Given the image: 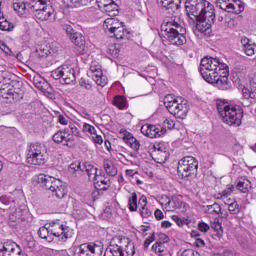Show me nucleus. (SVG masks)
<instances>
[{"instance_id":"13d9d810","label":"nucleus","mask_w":256,"mask_h":256,"mask_svg":"<svg viewBox=\"0 0 256 256\" xmlns=\"http://www.w3.org/2000/svg\"><path fill=\"white\" fill-rule=\"evenodd\" d=\"M212 229L218 233V235H221L223 233V226L219 222H214L212 224Z\"/></svg>"},{"instance_id":"ddd939ff","label":"nucleus","mask_w":256,"mask_h":256,"mask_svg":"<svg viewBox=\"0 0 256 256\" xmlns=\"http://www.w3.org/2000/svg\"><path fill=\"white\" fill-rule=\"evenodd\" d=\"M52 237H61V241H67L73 237V230L61 223L60 220H53L48 224Z\"/></svg>"},{"instance_id":"6e6d98bb","label":"nucleus","mask_w":256,"mask_h":256,"mask_svg":"<svg viewBox=\"0 0 256 256\" xmlns=\"http://www.w3.org/2000/svg\"><path fill=\"white\" fill-rule=\"evenodd\" d=\"M114 0H96L99 9H104L106 6L110 5Z\"/></svg>"},{"instance_id":"79ce46f5","label":"nucleus","mask_w":256,"mask_h":256,"mask_svg":"<svg viewBox=\"0 0 256 256\" xmlns=\"http://www.w3.org/2000/svg\"><path fill=\"white\" fill-rule=\"evenodd\" d=\"M0 201L3 203V205H10V209H13V207H17V205H19V200H15L13 196H1Z\"/></svg>"},{"instance_id":"c03bdc74","label":"nucleus","mask_w":256,"mask_h":256,"mask_svg":"<svg viewBox=\"0 0 256 256\" xmlns=\"http://www.w3.org/2000/svg\"><path fill=\"white\" fill-rule=\"evenodd\" d=\"M128 207L130 211H137V207H139V203H137V193L133 192L130 194L128 198Z\"/></svg>"},{"instance_id":"a211bd4d","label":"nucleus","mask_w":256,"mask_h":256,"mask_svg":"<svg viewBox=\"0 0 256 256\" xmlns=\"http://www.w3.org/2000/svg\"><path fill=\"white\" fill-rule=\"evenodd\" d=\"M140 131L142 135L150 139H157V137L165 135V128H161V125L144 124Z\"/></svg>"},{"instance_id":"69168bd1","label":"nucleus","mask_w":256,"mask_h":256,"mask_svg":"<svg viewBox=\"0 0 256 256\" xmlns=\"http://www.w3.org/2000/svg\"><path fill=\"white\" fill-rule=\"evenodd\" d=\"M129 156L132 159H141V153L139 152V150H134L133 152H130Z\"/></svg>"},{"instance_id":"72a5a7b5","label":"nucleus","mask_w":256,"mask_h":256,"mask_svg":"<svg viewBox=\"0 0 256 256\" xmlns=\"http://www.w3.org/2000/svg\"><path fill=\"white\" fill-rule=\"evenodd\" d=\"M154 153L155 155H158V157H161L164 161L169 159V150L164 143L154 145Z\"/></svg>"},{"instance_id":"bb28decb","label":"nucleus","mask_w":256,"mask_h":256,"mask_svg":"<svg viewBox=\"0 0 256 256\" xmlns=\"http://www.w3.org/2000/svg\"><path fill=\"white\" fill-rule=\"evenodd\" d=\"M242 95L244 99H256V77L250 78V87L242 88Z\"/></svg>"},{"instance_id":"f704fd0d","label":"nucleus","mask_w":256,"mask_h":256,"mask_svg":"<svg viewBox=\"0 0 256 256\" xmlns=\"http://www.w3.org/2000/svg\"><path fill=\"white\" fill-rule=\"evenodd\" d=\"M38 235L40 239H45V241H48V243L53 241V234H51L49 224H45L44 226L40 227L38 230Z\"/></svg>"},{"instance_id":"a878e982","label":"nucleus","mask_w":256,"mask_h":256,"mask_svg":"<svg viewBox=\"0 0 256 256\" xmlns=\"http://www.w3.org/2000/svg\"><path fill=\"white\" fill-rule=\"evenodd\" d=\"M240 43L245 55L248 57H253V54L256 51V44L247 37H242Z\"/></svg>"},{"instance_id":"052dcab7","label":"nucleus","mask_w":256,"mask_h":256,"mask_svg":"<svg viewBox=\"0 0 256 256\" xmlns=\"http://www.w3.org/2000/svg\"><path fill=\"white\" fill-rule=\"evenodd\" d=\"M58 122L60 123V125H69V123H71L69 122V118L63 115L58 116Z\"/></svg>"},{"instance_id":"7c9ffc66","label":"nucleus","mask_w":256,"mask_h":256,"mask_svg":"<svg viewBox=\"0 0 256 256\" xmlns=\"http://www.w3.org/2000/svg\"><path fill=\"white\" fill-rule=\"evenodd\" d=\"M123 141L124 143L129 145V147H131V149H133L134 151H139L141 147V144H139V141L137 140V138H135L133 134L129 132H125Z\"/></svg>"},{"instance_id":"338daca9","label":"nucleus","mask_w":256,"mask_h":256,"mask_svg":"<svg viewBox=\"0 0 256 256\" xmlns=\"http://www.w3.org/2000/svg\"><path fill=\"white\" fill-rule=\"evenodd\" d=\"M112 57H119V49L115 48V46H112L110 49H109Z\"/></svg>"},{"instance_id":"aec40b11","label":"nucleus","mask_w":256,"mask_h":256,"mask_svg":"<svg viewBox=\"0 0 256 256\" xmlns=\"http://www.w3.org/2000/svg\"><path fill=\"white\" fill-rule=\"evenodd\" d=\"M37 181L40 187H43V189H47L48 191H54L55 186L57 185V181L61 180L49 175L40 174L38 175Z\"/></svg>"},{"instance_id":"6e6552de","label":"nucleus","mask_w":256,"mask_h":256,"mask_svg":"<svg viewBox=\"0 0 256 256\" xmlns=\"http://www.w3.org/2000/svg\"><path fill=\"white\" fill-rule=\"evenodd\" d=\"M48 159L45 145L35 142L27 147L26 160L29 165H45Z\"/></svg>"},{"instance_id":"6ab92c4d","label":"nucleus","mask_w":256,"mask_h":256,"mask_svg":"<svg viewBox=\"0 0 256 256\" xmlns=\"http://www.w3.org/2000/svg\"><path fill=\"white\" fill-rule=\"evenodd\" d=\"M93 81L99 87H105L108 83L107 76L103 75V70L97 66H91L89 71Z\"/></svg>"},{"instance_id":"2f4dec72","label":"nucleus","mask_w":256,"mask_h":256,"mask_svg":"<svg viewBox=\"0 0 256 256\" xmlns=\"http://www.w3.org/2000/svg\"><path fill=\"white\" fill-rule=\"evenodd\" d=\"M251 181L247 178H241L238 180L236 189L240 191V193H243L244 195L249 194V192L252 189Z\"/></svg>"},{"instance_id":"9d476101","label":"nucleus","mask_w":256,"mask_h":256,"mask_svg":"<svg viewBox=\"0 0 256 256\" xmlns=\"http://www.w3.org/2000/svg\"><path fill=\"white\" fill-rule=\"evenodd\" d=\"M51 77L56 81L60 80L62 85H75L77 83V75L75 73V68L62 65L51 72Z\"/></svg>"},{"instance_id":"5fc2aeb1","label":"nucleus","mask_w":256,"mask_h":256,"mask_svg":"<svg viewBox=\"0 0 256 256\" xmlns=\"http://www.w3.org/2000/svg\"><path fill=\"white\" fill-rule=\"evenodd\" d=\"M91 141H93V143H95V145H103V136L97 134V132H95V134H93L91 136Z\"/></svg>"},{"instance_id":"f257e3e1","label":"nucleus","mask_w":256,"mask_h":256,"mask_svg":"<svg viewBox=\"0 0 256 256\" xmlns=\"http://www.w3.org/2000/svg\"><path fill=\"white\" fill-rule=\"evenodd\" d=\"M199 71L207 83L217 87L221 91H229V66L221 63L218 58L206 56L201 59Z\"/></svg>"},{"instance_id":"774afa93","label":"nucleus","mask_w":256,"mask_h":256,"mask_svg":"<svg viewBox=\"0 0 256 256\" xmlns=\"http://www.w3.org/2000/svg\"><path fill=\"white\" fill-rule=\"evenodd\" d=\"M194 245L197 247H205V241L201 238H196Z\"/></svg>"},{"instance_id":"39448f33","label":"nucleus","mask_w":256,"mask_h":256,"mask_svg":"<svg viewBox=\"0 0 256 256\" xmlns=\"http://www.w3.org/2000/svg\"><path fill=\"white\" fill-rule=\"evenodd\" d=\"M135 255V244L125 236H114L104 256H133Z\"/></svg>"},{"instance_id":"4be33fe9","label":"nucleus","mask_w":256,"mask_h":256,"mask_svg":"<svg viewBox=\"0 0 256 256\" xmlns=\"http://www.w3.org/2000/svg\"><path fill=\"white\" fill-rule=\"evenodd\" d=\"M70 169L73 171H82V173H86L88 176L95 175V166L89 162H84L81 164V162L78 163H72L70 165Z\"/></svg>"},{"instance_id":"a18cd8bd","label":"nucleus","mask_w":256,"mask_h":256,"mask_svg":"<svg viewBox=\"0 0 256 256\" xmlns=\"http://www.w3.org/2000/svg\"><path fill=\"white\" fill-rule=\"evenodd\" d=\"M92 0H67V7L79 8L85 7L87 3H91Z\"/></svg>"},{"instance_id":"37998d69","label":"nucleus","mask_w":256,"mask_h":256,"mask_svg":"<svg viewBox=\"0 0 256 256\" xmlns=\"http://www.w3.org/2000/svg\"><path fill=\"white\" fill-rule=\"evenodd\" d=\"M36 53L40 57H49L53 53V49L49 45H42L36 49Z\"/></svg>"},{"instance_id":"cd10ccee","label":"nucleus","mask_w":256,"mask_h":256,"mask_svg":"<svg viewBox=\"0 0 256 256\" xmlns=\"http://www.w3.org/2000/svg\"><path fill=\"white\" fill-rule=\"evenodd\" d=\"M138 207H140V215L144 219H149V217H152L153 211H151L147 206V197L145 195H142L139 198Z\"/></svg>"},{"instance_id":"2eb2a0df","label":"nucleus","mask_w":256,"mask_h":256,"mask_svg":"<svg viewBox=\"0 0 256 256\" xmlns=\"http://www.w3.org/2000/svg\"><path fill=\"white\" fill-rule=\"evenodd\" d=\"M159 204L165 211H177V209H183L185 207V202L182 201L178 196H167L163 195L159 199Z\"/></svg>"},{"instance_id":"c9c22d12","label":"nucleus","mask_w":256,"mask_h":256,"mask_svg":"<svg viewBox=\"0 0 256 256\" xmlns=\"http://www.w3.org/2000/svg\"><path fill=\"white\" fill-rule=\"evenodd\" d=\"M245 11V3L241 0H232L230 1V10L229 13H235L239 15V13H243Z\"/></svg>"},{"instance_id":"680f3d73","label":"nucleus","mask_w":256,"mask_h":256,"mask_svg":"<svg viewBox=\"0 0 256 256\" xmlns=\"http://www.w3.org/2000/svg\"><path fill=\"white\" fill-rule=\"evenodd\" d=\"M154 216H155V219H157V221H161V219H164L165 217V215L163 214V211H161L160 209L155 210Z\"/></svg>"},{"instance_id":"ea45409f","label":"nucleus","mask_w":256,"mask_h":256,"mask_svg":"<svg viewBox=\"0 0 256 256\" xmlns=\"http://www.w3.org/2000/svg\"><path fill=\"white\" fill-rule=\"evenodd\" d=\"M205 213H207L208 215H212V217H217V215H221V205H219L218 203L208 205L205 208Z\"/></svg>"},{"instance_id":"b1692460","label":"nucleus","mask_w":256,"mask_h":256,"mask_svg":"<svg viewBox=\"0 0 256 256\" xmlns=\"http://www.w3.org/2000/svg\"><path fill=\"white\" fill-rule=\"evenodd\" d=\"M19 204H16V206ZM10 211H12L9 214V221L11 223H17V221H25V215H27V209L21 208V207H13L10 208Z\"/></svg>"},{"instance_id":"20e7f679","label":"nucleus","mask_w":256,"mask_h":256,"mask_svg":"<svg viewBox=\"0 0 256 256\" xmlns=\"http://www.w3.org/2000/svg\"><path fill=\"white\" fill-rule=\"evenodd\" d=\"M217 111L226 125L239 127L243 119V109L239 105L229 104L224 99L216 100Z\"/></svg>"},{"instance_id":"7ed1b4c3","label":"nucleus","mask_w":256,"mask_h":256,"mask_svg":"<svg viewBox=\"0 0 256 256\" xmlns=\"http://www.w3.org/2000/svg\"><path fill=\"white\" fill-rule=\"evenodd\" d=\"M161 32L170 45L181 47V45L187 43V37L185 36L187 30L181 25L177 17L166 18L161 25Z\"/></svg>"},{"instance_id":"a19ab883","label":"nucleus","mask_w":256,"mask_h":256,"mask_svg":"<svg viewBox=\"0 0 256 256\" xmlns=\"http://www.w3.org/2000/svg\"><path fill=\"white\" fill-rule=\"evenodd\" d=\"M113 106L120 110L127 109V98L125 96H115Z\"/></svg>"},{"instance_id":"603ef678","label":"nucleus","mask_w":256,"mask_h":256,"mask_svg":"<svg viewBox=\"0 0 256 256\" xmlns=\"http://www.w3.org/2000/svg\"><path fill=\"white\" fill-rule=\"evenodd\" d=\"M0 50L3 51V53L5 55H13V51L11 50V48H9V46H7V44H5V42L0 40Z\"/></svg>"},{"instance_id":"f03ea898","label":"nucleus","mask_w":256,"mask_h":256,"mask_svg":"<svg viewBox=\"0 0 256 256\" xmlns=\"http://www.w3.org/2000/svg\"><path fill=\"white\" fill-rule=\"evenodd\" d=\"M185 9L200 33H207L215 23V6L207 0H186Z\"/></svg>"},{"instance_id":"5701e85b","label":"nucleus","mask_w":256,"mask_h":256,"mask_svg":"<svg viewBox=\"0 0 256 256\" xmlns=\"http://www.w3.org/2000/svg\"><path fill=\"white\" fill-rule=\"evenodd\" d=\"M34 3L30 0V2H15L13 4V9L19 17H26L28 13H31V7H33Z\"/></svg>"},{"instance_id":"dca6fc26","label":"nucleus","mask_w":256,"mask_h":256,"mask_svg":"<svg viewBox=\"0 0 256 256\" xmlns=\"http://www.w3.org/2000/svg\"><path fill=\"white\" fill-rule=\"evenodd\" d=\"M52 141H54V143L62 144L65 147H73L75 137H73L69 128H64L52 136Z\"/></svg>"},{"instance_id":"423d86ee","label":"nucleus","mask_w":256,"mask_h":256,"mask_svg":"<svg viewBox=\"0 0 256 256\" xmlns=\"http://www.w3.org/2000/svg\"><path fill=\"white\" fill-rule=\"evenodd\" d=\"M164 106L177 119H185L187 113H189L187 100L182 97H176L173 94H168L164 97Z\"/></svg>"},{"instance_id":"8fccbe9b","label":"nucleus","mask_w":256,"mask_h":256,"mask_svg":"<svg viewBox=\"0 0 256 256\" xmlns=\"http://www.w3.org/2000/svg\"><path fill=\"white\" fill-rule=\"evenodd\" d=\"M97 132V129H95V126L89 124V123H84L82 126V133H88L89 135L93 136Z\"/></svg>"},{"instance_id":"0e129e2a","label":"nucleus","mask_w":256,"mask_h":256,"mask_svg":"<svg viewBox=\"0 0 256 256\" xmlns=\"http://www.w3.org/2000/svg\"><path fill=\"white\" fill-rule=\"evenodd\" d=\"M199 255V252H194L192 249H186L182 252V256H195Z\"/></svg>"},{"instance_id":"3c124183","label":"nucleus","mask_w":256,"mask_h":256,"mask_svg":"<svg viewBox=\"0 0 256 256\" xmlns=\"http://www.w3.org/2000/svg\"><path fill=\"white\" fill-rule=\"evenodd\" d=\"M175 121H173L172 119L166 118L163 122V125L161 126V129H165V133H167V129L171 130V129H175Z\"/></svg>"},{"instance_id":"c756f323","label":"nucleus","mask_w":256,"mask_h":256,"mask_svg":"<svg viewBox=\"0 0 256 256\" xmlns=\"http://www.w3.org/2000/svg\"><path fill=\"white\" fill-rule=\"evenodd\" d=\"M164 241H157L155 244L152 245V251L155 252V255L158 256H163V255H167V247L165 246V243H167V241H169V238L164 235Z\"/></svg>"},{"instance_id":"de8ad7c7","label":"nucleus","mask_w":256,"mask_h":256,"mask_svg":"<svg viewBox=\"0 0 256 256\" xmlns=\"http://www.w3.org/2000/svg\"><path fill=\"white\" fill-rule=\"evenodd\" d=\"M0 29L1 31H11L13 29V24L5 19V16H0Z\"/></svg>"},{"instance_id":"c85d7f7f","label":"nucleus","mask_w":256,"mask_h":256,"mask_svg":"<svg viewBox=\"0 0 256 256\" xmlns=\"http://www.w3.org/2000/svg\"><path fill=\"white\" fill-rule=\"evenodd\" d=\"M157 3L172 13H175L181 7V0H157Z\"/></svg>"},{"instance_id":"f3484780","label":"nucleus","mask_w":256,"mask_h":256,"mask_svg":"<svg viewBox=\"0 0 256 256\" xmlns=\"http://www.w3.org/2000/svg\"><path fill=\"white\" fill-rule=\"evenodd\" d=\"M0 253L2 256H25L21 246L12 240H8L0 246Z\"/></svg>"},{"instance_id":"473e14b6","label":"nucleus","mask_w":256,"mask_h":256,"mask_svg":"<svg viewBox=\"0 0 256 256\" xmlns=\"http://www.w3.org/2000/svg\"><path fill=\"white\" fill-rule=\"evenodd\" d=\"M51 192L53 195H55L57 199H63V197L67 195V186L63 184L61 180L57 181L56 185L54 186V190H52Z\"/></svg>"},{"instance_id":"e2e57ef3","label":"nucleus","mask_w":256,"mask_h":256,"mask_svg":"<svg viewBox=\"0 0 256 256\" xmlns=\"http://www.w3.org/2000/svg\"><path fill=\"white\" fill-rule=\"evenodd\" d=\"M199 231H202V233H207L209 231V226L205 222H201L199 225Z\"/></svg>"},{"instance_id":"e433bc0d","label":"nucleus","mask_w":256,"mask_h":256,"mask_svg":"<svg viewBox=\"0 0 256 256\" xmlns=\"http://www.w3.org/2000/svg\"><path fill=\"white\" fill-rule=\"evenodd\" d=\"M102 11H104L110 18L117 17V15H119V5L113 0L112 3L108 4Z\"/></svg>"},{"instance_id":"412c9836","label":"nucleus","mask_w":256,"mask_h":256,"mask_svg":"<svg viewBox=\"0 0 256 256\" xmlns=\"http://www.w3.org/2000/svg\"><path fill=\"white\" fill-rule=\"evenodd\" d=\"M95 170L96 172L94 174L88 176L89 179H92L94 181L95 187H98L100 191H107V189H109V185H111V181L105 176L98 175L97 168H95Z\"/></svg>"},{"instance_id":"58836bf2","label":"nucleus","mask_w":256,"mask_h":256,"mask_svg":"<svg viewBox=\"0 0 256 256\" xmlns=\"http://www.w3.org/2000/svg\"><path fill=\"white\" fill-rule=\"evenodd\" d=\"M70 40L72 41V43H74V45L80 47V49H83V47H85V36H83V34L79 32H75L74 34H72L70 36Z\"/></svg>"},{"instance_id":"4c0bfd02","label":"nucleus","mask_w":256,"mask_h":256,"mask_svg":"<svg viewBox=\"0 0 256 256\" xmlns=\"http://www.w3.org/2000/svg\"><path fill=\"white\" fill-rule=\"evenodd\" d=\"M103 167L106 175H109V177H115L118 173L117 167L110 160H104Z\"/></svg>"},{"instance_id":"4d7b16f0","label":"nucleus","mask_w":256,"mask_h":256,"mask_svg":"<svg viewBox=\"0 0 256 256\" xmlns=\"http://www.w3.org/2000/svg\"><path fill=\"white\" fill-rule=\"evenodd\" d=\"M155 241V234H151L149 237L146 238L144 241V249H149V245H151Z\"/></svg>"},{"instance_id":"0eeeda50","label":"nucleus","mask_w":256,"mask_h":256,"mask_svg":"<svg viewBox=\"0 0 256 256\" xmlns=\"http://www.w3.org/2000/svg\"><path fill=\"white\" fill-rule=\"evenodd\" d=\"M34 5L31 6V13L39 21H55L57 13L51 0H30Z\"/></svg>"},{"instance_id":"f8f14e48","label":"nucleus","mask_w":256,"mask_h":256,"mask_svg":"<svg viewBox=\"0 0 256 256\" xmlns=\"http://www.w3.org/2000/svg\"><path fill=\"white\" fill-rule=\"evenodd\" d=\"M233 191H235V186L228 184L222 192L215 195V199H220L223 201V203L228 206V211L232 215H238L239 211H241V206H239L237 201L229 198L231 197V193H233Z\"/></svg>"},{"instance_id":"49530a36","label":"nucleus","mask_w":256,"mask_h":256,"mask_svg":"<svg viewBox=\"0 0 256 256\" xmlns=\"http://www.w3.org/2000/svg\"><path fill=\"white\" fill-rule=\"evenodd\" d=\"M231 1L233 0H217L216 7H218L222 11H225L226 13H229L230 7H231Z\"/></svg>"},{"instance_id":"9b49d317","label":"nucleus","mask_w":256,"mask_h":256,"mask_svg":"<svg viewBox=\"0 0 256 256\" xmlns=\"http://www.w3.org/2000/svg\"><path fill=\"white\" fill-rule=\"evenodd\" d=\"M198 169L199 161L193 156H185L178 162V175L182 178L197 175Z\"/></svg>"},{"instance_id":"864d4df0","label":"nucleus","mask_w":256,"mask_h":256,"mask_svg":"<svg viewBox=\"0 0 256 256\" xmlns=\"http://www.w3.org/2000/svg\"><path fill=\"white\" fill-rule=\"evenodd\" d=\"M172 220L178 225V227H183L187 223V220L185 218H181L178 215H173Z\"/></svg>"},{"instance_id":"09e8293b","label":"nucleus","mask_w":256,"mask_h":256,"mask_svg":"<svg viewBox=\"0 0 256 256\" xmlns=\"http://www.w3.org/2000/svg\"><path fill=\"white\" fill-rule=\"evenodd\" d=\"M68 129L73 137H79L80 139H83V134H81V131L79 128H77V126H75V124L70 122L68 124Z\"/></svg>"},{"instance_id":"393cba45","label":"nucleus","mask_w":256,"mask_h":256,"mask_svg":"<svg viewBox=\"0 0 256 256\" xmlns=\"http://www.w3.org/2000/svg\"><path fill=\"white\" fill-rule=\"evenodd\" d=\"M19 204H16V206ZM10 211H12L9 214V221L11 223H17V221H25V215H27V209L21 208V207H13L10 208Z\"/></svg>"},{"instance_id":"4468645a","label":"nucleus","mask_w":256,"mask_h":256,"mask_svg":"<svg viewBox=\"0 0 256 256\" xmlns=\"http://www.w3.org/2000/svg\"><path fill=\"white\" fill-rule=\"evenodd\" d=\"M103 255V245L81 244L74 250V256H101Z\"/></svg>"},{"instance_id":"bf43d9fd","label":"nucleus","mask_w":256,"mask_h":256,"mask_svg":"<svg viewBox=\"0 0 256 256\" xmlns=\"http://www.w3.org/2000/svg\"><path fill=\"white\" fill-rule=\"evenodd\" d=\"M79 85H80V87H83L87 91H90V89L92 88L91 84L89 82H87V80H85L83 78L80 79Z\"/></svg>"},{"instance_id":"1a4fd4ad","label":"nucleus","mask_w":256,"mask_h":256,"mask_svg":"<svg viewBox=\"0 0 256 256\" xmlns=\"http://www.w3.org/2000/svg\"><path fill=\"white\" fill-rule=\"evenodd\" d=\"M103 29L106 33H111V37H115V39H129V31L117 18H107L103 23Z\"/></svg>"}]
</instances>
